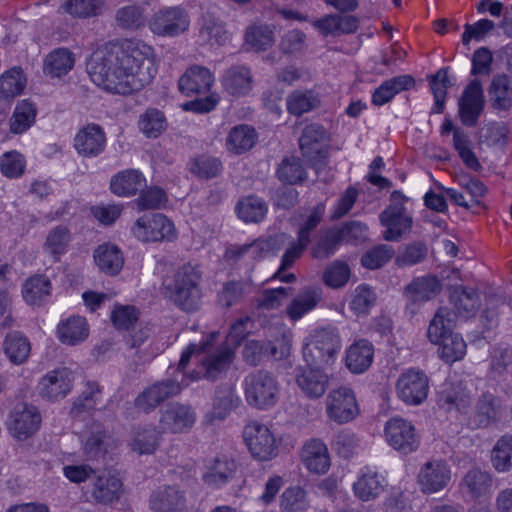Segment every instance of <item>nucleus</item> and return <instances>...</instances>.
Instances as JSON below:
<instances>
[{
	"mask_svg": "<svg viewBox=\"0 0 512 512\" xmlns=\"http://www.w3.org/2000/svg\"><path fill=\"white\" fill-rule=\"evenodd\" d=\"M86 69L97 86L122 95L141 90L157 73L153 47L138 39L97 49L87 60Z\"/></svg>",
	"mask_w": 512,
	"mask_h": 512,
	"instance_id": "1",
	"label": "nucleus"
},
{
	"mask_svg": "<svg viewBox=\"0 0 512 512\" xmlns=\"http://www.w3.org/2000/svg\"><path fill=\"white\" fill-rule=\"evenodd\" d=\"M201 272L191 264L179 267L172 277L166 278L164 287L174 303L184 311H194L202 297Z\"/></svg>",
	"mask_w": 512,
	"mask_h": 512,
	"instance_id": "2",
	"label": "nucleus"
},
{
	"mask_svg": "<svg viewBox=\"0 0 512 512\" xmlns=\"http://www.w3.org/2000/svg\"><path fill=\"white\" fill-rule=\"evenodd\" d=\"M341 349V339L336 328L327 326L313 330L305 339L303 358L307 366L322 369L332 366Z\"/></svg>",
	"mask_w": 512,
	"mask_h": 512,
	"instance_id": "3",
	"label": "nucleus"
},
{
	"mask_svg": "<svg viewBox=\"0 0 512 512\" xmlns=\"http://www.w3.org/2000/svg\"><path fill=\"white\" fill-rule=\"evenodd\" d=\"M218 335V332H212L206 340L201 342L202 356L198 360V370L193 371L189 375L185 374V379L189 378L191 381H196L204 378L209 381H216L227 373L235 354L228 346L219 347L215 350L212 349L214 340Z\"/></svg>",
	"mask_w": 512,
	"mask_h": 512,
	"instance_id": "4",
	"label": "nucleus"
},
{
	"mask_svg": "<svg viewBox=\"0 0 512 512\" xmlns=\"http://www.w3.org/2000/svg\"><path fill=\"white\" fill-rule=\"evenodd\" d=\"M245 398L257 409L266 410L276 405L280 386L275 375L266 370H256L245 377Z\"/></svg>",
	"mask_w": 512,
	"mask_h": 512,
	"instance_id": "5",
	"label": "nucleus"
},
{
	"mask_svg": "<svg viewBox=\"0 0 512 512\" xmlns=\"http://www.w3.org/2000/svg\"><path fill=\"white\" fill-rule=\"evenodd\" d=\"M131 232L135 238L144 243L172 241L177 237L174 223L162 213L141 216L134 223Z\"/></svg>",
	"mask_w": 512,
	"mask_h": 512,
	"instance_id": "6",
	"label": "nucleus"
},
{
	"mask_svg": "<svg viewBox=\"0 0 512 512\" xmlns=\"http://www.w3.org/2000/svg\"><path fill=\"white\" fill-rule=\"evenodd\" d=\"M405 200L401 192L394 191L390 205L380 214V222L386 227L383 236L387 241H397L411 230L412 218L404 206Z\"/></svg>",
	"mask_w": 512,
	"mask_h": 512,
	"instance_id": "7",
	"label": "nucleus"
},
{
	"mask_svg": "<svg viewBox=\"0 0 512 512\" xmlns=\"http://www.w3.org/2000/svg\"><path fill=\"white\" fill-rule=\"evenodd\" d=\"M398 397L408 405H420L429 392V378L424 371L410 368L402 372L396 383Z\"/></svg>",
	"mask_w": 512,
	"mask_h": 512,
	"instance_id": "8",
	"label": "nucleus"
},
{
	"mask_svg": "<svg viewBox=\"0 0 512 512\" xmlns=\"http://www.w3.org/2000/svg\"><path fill=\"white\" fill-rule=\"evenodd\" d=\"M243 436L253 458L268 461L277 455L275 437L266 425L250 422L245 426Z\"/></svg>",
	"mask_w": 512,
	"mask_h": 512,
	"instance_id": "9",
	"label": "nucleus"
},
{
	"mask_svg": "<svg viewBox=\"0 0 512 512\" xmlns=\"http://www.w3.org/2000/svg\"><path fill=\"white\" fill-rule=\"evenodd\" d=\"M326 414L338 424L348 423L359 414L353 390L346 386L333 389L326 398Z\"/></svg>",
	"mask_w": 512,
	"mask_h": 512,
	"instance_id": "10",
	"label": "nucleus"
},
{
	"mask_svg": "<svg viewBox=\"0 0 512 512\" xmlns=\"http://www.w3.org/2000/svg\"><path fill=\"white\" fill-rule=\"evenodd\" d=\"M185 374H183L182 381L176 379H165L157 381L156 383L145 388L135 399L136 408L145 413L155 410L161 403L169 398H173L180 394L182 384L187 386L189 383H184Z\"/></svg>",
	"mask_w": 512,
	"mask_h": 512,
	"instance_id": "11",
	"label": "nucleus"
},
{
	"mask_svg": "<svg viewBox=\"0 0 512 512\" xmlns=\"http://www.w3.org/2000/svg\"><path fill=\"white\" fill-rule=\"evenodd\" d=\"M328 133L319 124H310L306 126L299 139V146L303 156L312 163L318 171L322 165H325L328 149Z\"/></svg>",
	"mask_w": 512,
	"mask_h": 512,
	"instance_id": "12",
	"label": "nucleus"
},
{
	"mask_svg": "<svg viewBox=\"0 0 512 512\" xmlns=\"http://www.w3.org/2000/svg\"><path fill=\"white\" fill-rule=\"evenodd\" d=\"M385 437L389 445L398 452L407 455L419 447V436L411 422L394 417L385 425Z\"/></svg>",
	"mask_w": 512,
	"mask_h": 512,
	"instance_id": "13",
	"label": "nucleus"
},
{
	"mask_svg": "<svg viewBox=\"0 0 512 512\" xmlns=\"http://www.w3.org/2000/svg\"><path fill=\"white\" fill-rule=\"evenodd\" d=\"M196 422V412L191 405L173 402L160 412L159 425L163 432L186 433Z\"/></svg>",
	"mask_w": 512,
	"mask_h": 512,
	"instance_id": "14",
	"label": "nucleus"
},
{
	"mask_svg": "<svg viewBox=\"0 0 512 512\" xmlns=\"http://www.w3.org/2000/svg\"><path fill=\"white\" fill-rule=\"evenodd\" d=\"M485 106L482 84L472 80L463 90L458 100L459 117L463 125L473 127L477 124Z\"/></svg>",
	"mask_w": 512,
	"mask_h": 512,
	"instance_id": "15",
	"label": "nucleus"
},
{
	"mask_svg": "<svg viewBox=\"0 0 512 512\" xmlns=\"http://www.w3.org/2000/svg\"><path fill=\"white\" fill-rule=\"evenodd\" d=\"M73 381V372L67 367L49 371L38 383L39 395L48 401L62 399L70 393Z\"/></svg>",
	"mask_w": 512,
	"mask_h": 512,
	"instance_id": "16",
	"label": "nucleus"
},
{
	"mask_svg": "<svg viewBox=\"0 0 512 512\" xmlns=\"http://www.w3.org/2000/svg\"><path fill=\"white\" fill-rule=\"evenodd\" d=\"M451 480V470L446 461L432 459L419 470L417 482L421 492L433 494L444 489Z\"/></svg>",
	"mask_w": 512,
	"mask_h": 512,
	"instance_id": "17",
	"label": "nucleus"
},
{
	"mask_svg": "<svg viewBox=\"0 0 512 512\" xmlns=\"http://www.w3.org/2000/svg\"><path fill=\"white\" fill-rule=\"evenodd\" d=\"M41 415L38 409L28 403H18L14 406L9 416V430L23 440L34 434L40 427Z\"/></svg>",
	"mask_w": 512,
	"mask_h": 512,
	"instance_id": "18",
	"label": "nucleus"
},
{
	"mask_svg": "<svg viewBox=\"0 0 512 512\" xmlns=\"http://www.w3.org/2000/svg\"><path fill=\"white\" fill-rule=\"evenodd\" d=\"M189 26L187 14L178 7L159 10L149 22L151 31L158 36H176Z\"/></svg>",
	"mask_w": 512,
	"mask_h": 512,
	"instance_id": "19",
	"label": "nucleus"
},
{
	"mask_svg": "<svg viewBox=\"0 0 512 512\" xmlns=\"http://www.w3.org/2000/svg\"><path fill=\"white\" fill-rule=\"evenodd\" d=\"M124 494L122 480L111 473H101L90 483V495L97 504L112 505L118 502Z\"/></svg>",
	"mask_w": 512,
	"mask_h": 512,
	"instance_id": "20",
	"label": "nucleus"
},
{
	"mask_svg": "<svg viewBox=\"0 0 512 512\" xmlns=\"http://www.w3.org/2000/svg\"><path fill=\"white\" fill-rule=\"evenodd\" d=\"M106 134L98 124H88L81 128L74 138V147L79 155L86 158L99 156L106 148Z\"/></svg>",
	"mask_w": 512,
	"mask_h": 512,
	"instance_id": "21",
	"label": "nucleus"
},
{
	"mask_svg": "<svg viewBox=\"0 0 512 512\" xmlns=\"http://www.w3.org/2000/svg\"><path fill=\"white\" fill-rule=\"evenodd\" d=\"M186 503L185 492L175 485L159 487L150 496V507L154 512H182Z\"/></svg>",
	"mask_w": 512,
	"mask_h": 512,
	"instance_id": "22",
	"label": "nucleus"
},
{
	"mask_svg": "<svg viewBox=\"0 0 512 512\" xmlns=\"http://www.w3.org/2000/svg\"><path fill=\"white\" fill-rule=\"evenodd\" d=\"M323 370L315 366H308L297 370L296 383L306 397L317 399L326 392L329 376Z\"/></svg>",
	"mask_w": 512,
	"mask_h": 512,
	"instance_id": "23",
	"label": "nucleus"
},
{
	"mask_svg": "<svg viewBox=\"0 0 512 512\" xmlns=\"http://www.w3.org/2000/svg\"><path fill=\"white\" fill-rule=\"evenodd\" d=\"M214 83L211 72L202 66H192L180 77L178 81L179 90L186 96L204 94L210 91Z\"/></svg>",
	"mask_w": 512,
	"mask_h": 512,
	"instance_id": "24",
	"label": "nucleus"
},
{
	"mask_svg": "<svg viewBox=\"0 0 512 512\" xmlns=\"http://www.w3.org/2000/svg\"><path fill=\"white\" fill-rule=\"evenodd\" d=\"M237 470L236 462L227 455L213 458L207 465L203 474V481L212 488H219L228 483Z\"/></svg>",
	"mask_w": 512,
	"mask_h": 512,
	"instance_id": "25",
	"label": "nucleus"
},
{
	"mask_svg": "<svg viewBox=\"0 0 512 512\" xmlns=\"http://www.w3.org/2000/svg\"><path fill=\"white\" fill-rule=\"evenodd\" d=\"M301 460L310 472L316 474H324L330 467L328 449L319 439H311L304 444Z\"/></svg>",
	"mask_w": 512,
	"mask_h": 512,
	"instance_id": "26",
	"label": "nucleus"
},
{
	"mask_svg": "<svg viewBox=\"0 0 512 512\" xmlns=\"http://www.w3.org/2000/svg\"><path fill=\"white\" fill-rule=\"evenodd\" d=\"M373 358V345L365 339H360L348 347L345 365L353 374H361L371 366Z\"/></svg>",
	"mask_w": 512,
	"mask_h": 512,
	"instance_id": "27",
	"label": "nucleus"
},
{
	"mask_svg": "<svg viewBox=\"0 0 512 512\" xmlns=\"http://www.w3.org/2000/svg\"><path fill=\"white\" fill-rule=\"evenodd\" d=\"M222 85L232 96H245L252 90L253 76L251 70L243 65L232 66L222 77Z\"/></svg>",
	"mask_w": 512,
	"mask_h": 512,
	"instance_id": "28",
	"label": "nucleus"
},
{
	"mask_svg": "<svg viewBox=\"0 0 512 512\" xmlns=\"http://www.w3.org/2000/svg\"><path fill=\"white\" fill-rule=\"evenodd\" d=\"M98 269L109 276L120 273L124 265V256L121 249L112 243L99 245L93 254Z\"/></svg>",
	"mask_w": 512,
	"mask_h": 512,
	"instance_id": "29",
	"label": "nucleus"
},
{
	"mask_svg": "<svg viewBox=\"0 0 512 512\" xmlns=\"http://www.w3.org/2000/svg\"><path fill=\"white\" fill-rule=\"evenodd\" d=\"M146 187V179L135 169H127L114 175L110 181L112 193L120 197H129Z\"/></svg>",
	"mask_w": 512,
	"mask_h": 512,
	"instance_id": "30",
	"label": "nucleus"
},
{
	"mask_svg": "<svg viewBox=\"0 0 512 512\" xmlns=\"http://www.w3.org/2000/svg\"><path fill=\"white\" fill-rule=\"evenodd\" d=\"M489 102L498 112H508L512 108V80L505 74L493 77L488 88Z\"/></svg>",
	"mask_w": 512,
	"mask_h": 512,
	"instance_id": "31",
	"label": "nucleus"
},
{
	"mask_svg": "<svg viewBox=\"0 0 512 512\" xmlns=\"http://www.w3.org/2000/svg\"><path fill=\"white\" fill-rule=\"evenodd\" d=\"M414 84V78L410 75H399L385 80L372 93V104L378 107L383 106L398 93L412 88Z\"/></svg>",
	"mask_w": 512,
	"mask_h": 512,
	"instance_id": "32",
	"label": "nucleus"
},
{
	"mask_svg": "<svg viewBox=\"0 0 512 512\" xmlns=\"http://www.w3.org/2000/svg\"><path fill=\"white\" fill-rule=\"evenodd\" d=\"M75 64V56L68 48H57L46 55L43 71L50 77L60 78L69 73Z\"/></svg>",
	"mask_w": 512,
	"mask_h": 512,
	"instance_id": "33",
	"label": "nucleus"
},
{
	"mask_svg": "<svg viewBox=\"0 0 512 512\" xmlns=\"http://www.w3.org/2000/svg\"><path fill=\"white\" fill-rule=\"evenodd\" d=\"M499 404L497 398L490 392H485L478 399L475 412L470 418L473 428H485L497 420Z\"/></svg>",
	"mask_w": 512,
	"mask_h": 512,
	"instance_id": "34",
	"label": "nucleus"
},
{
	"mask_svg": "<svg viewBox=\"0 0 512 512\" xmlns=\"http://www.w3.org/2000/svg\"><path fill=\"white\" fill-rule=\"evenodd\" d=\"M472 400L471 391L467 389L461 382L451 385V387L443 391L439 396V404L447 411H458L466 413L470 407Z\"/></svg>",
	"mask_w": 512,
	"mask_h": 512,
	"instance_id": "35",
	"label": "nucleus"
},
{
	"mask_svg": "<svg viewBox=\"0 0 512 512\" xmlns=\"http://www.w3.org/2000/svg\"><path fill=\"white\" fill-rule=\"evenodd\" d=\"M269 339L264 344V354L274 359H282L289 354L291 334L282 324L275 323L269 326Z\"/></svg>",
	"mask_w": 512,
	"mask_h": 512,
	"instance_id": "36",
	"label": "nucleus"
},
{
	"mask_svg": "<svg viewBox=\"0 0 512 512\" xmlns=\"http://www.w3.org/2000/svg\"><path fill=\"white\" fill-rule=\"evenodd\" d=\"M384 482V477L376 471L366 468L354 483L353 489L359 499L369 501L375 499L381 493Z\"/></svg>",
	"mask_w": 512,
	"mask_h": 512,
	"instance_id": "37",
	"label": "nucleus"
},
{
	"mask_svg": "<svg viewBox=\"0 0 512 512\" xmlns=\"http://www.w3.org/2000/svg\"><path fill=\"white\" fill-rule=\"evenodd\" d=\"M257 133L255 129L247 124L234 126L226 138L228 151L234 154H241L250 150L256 143Z\"/></svg>",
	"mask_w": 512,
	"mask_h": 512,
	"instance_id": "38",
	"label": "nucleus"
},
{
	"mask_svg": "<svg viewBox=\"0 0 512 512\" xmlns=\"http://www.w3.org/2000/svg\"><path fill=\"white\" fill-rule=\"evenodd\" d=\"M442 290L439 279L432 275L415 278L407 287L406 292L413 302L427 301Z\"/></svg>",
	"mask_w": 512,
	"mask_h": 512,
	"instance_id": "39",
	"label": "nucleus"
},
{
	"mask_svg": "<svg viewBox=\"0 0 512 512\" xmlns=\"http://www.w3.org/2000/svg\"><path fill=\"white\" fill-rule=\"evenodd\" d=\"M492 476L479 468L469 470L461 482L462 490L472 498H478L490 492Z\"/></svg>",
	"mask_w": 512,
	"mask_h": 512,
	"instance_id": "40",
	"label": "nucleus"
},
{
	"mask_svg": "<svg viewBox=\"0 0 512 512\" xmlns=\"http://www.w3.org/2000/svg\"><path fill=\"white\" fill-rule=\"evenodd\" d=\"M22 294L29 305H40L51 294V282L44 275L32 276L23 284Z\"/></svg>",
	"mask_w": 512,
	"mask_h": 512,
	"instance_id": "41",
	"label": "nucleus"
},
{
	"mask_svg": "<svg viewBox=\"0 0 512 512\" xmlns=\"http://www.w3.org/2000/svg\"><path fill=\"white\" fill-rule=\"evenodd\" d=\"M37 115L36 106L29 100H22L15 106L10 118V131L13 134H22L35 122Z\"/></svg>",
	"mask_w": 512,
	"mask_h": 512,
	"instance_id": "42",
	"label": "nucleus"
},
{
	"mask_svg": "<svg viewBox=\"0 0 512 512\" xmlns=\"http://www.w3.org/2000/svg\"><path fill=\"white\" fill-rule=\"evenodd\" d=\"M4 351L8 359L14 364L24 363L31 351L27 337L18 331L7 334L4 340Z\"/></svg>",
	"mask_w": 512,
	"mask_h": 512,
	"instance_id": "43",
	"label": "nucleus"
},
{
	"mask_svg": "<svg viewBox=\"0 0 512 512\" xmlns=\"http://www.w3.org/2000/svg\"><path fill=\"white\" fill-rule=\"evenodd\" d=\"M146 8L142 5L129 4L116 11L115 20L117 25L125 30L135 31L146 23Z\"/></svg>",
	"mask_w": 512,
	"mask_h": 512,
	"instance_id": "44",
	"label": "nucleus"
},
{
	"mask_svg": "<svg viewBox=\"0 0 512 512\" xmlns=\"http://www.w3.org/2000/svg\"><path fill=\"white\" fill-rule=\"evenodd\" d=\"M239 404V397L230 385L217 387L213 398L212 416L216 419H225Z\"/></svg>",
	"mask_w": 512,
	"mask_h": 512,
	"instance_id": "45",
	"label": "nucleus"
},
{
	"mask_svg": "<svg viewBox=\"0 0 512 512\" xmlns=\"http://www.w3.org/2000/svg\"><path fill=\"white\" fill-rule=\"evenodd\" d=\"M267 210L265 201L253 195L241 198L236 205L238 217L246 223L260 222L264 219Z\"/></svg>",
	"mask_w": 512,
	"mask_h": 512,
	"instance_id": "46",
	"label": "nucleus"
},
{
	"mask_svg": "<svg viewBox=\"0 0 512 512\" xmlns=\"http://www.w3.org/2000/svg\"><path fill=\"white\" fill-rule=\"evenodd\" d=\"M70 241V230L66 226H56L48 232L43 250L55 261H58L60 256L66 253Z\"/></svg>",
	"mask_w": 512,
	"mask_h": 512,
	"instance_id": "47",
	"label": "nucleus"
},
{
	"mask_svg": "<svg viewBox=\"0 0 512 512\" xmlns=\"http://www.w3.org/2000/svg\"><path fill=\"white\" fill-rule=\"evenodd\" d=\"M27 79L20 67H13L0 76V98L12 99L26 87Z\"/></svg>",
	"mask_w": 512,
	"mask_h": 512,
	"instance_id": "48",
	"label": "nucleus"
},
{
	"mask_svg": "<svg viewBox=\"0 0 512 512\" xmlns=\"http://www.w3.org/2000/svg\"><path fill=\"white\" fill-rule=\"evenodd\" d=\"M160 444V434L153 428H136L130 440L131 449L142 454H153Z\"/></svg>",
	"mask_w": 512,
	"mask_h": 512,
	"instance_id": "49",
	"label": "nucleus"
},
{
	"mask_svg": "<svg viewBox=\"0 0 512 512\" xmlns=\"http://www.w3.org/2000/svg\"><path fill=\"white\" fill-rule=\"evenodd\" d=\"M287 241V234L279 233L270 236L267 239H257L251 243H247V259L257 261L265 257L269 252L277 253L280 246Z\"/></svg>",
	"mask_w": 512,
	"mask_h": 512,
	"instance_id": "50",
	"label": "nucleus"
},
{
	"mask_svg": "<svg viewBox=\"0 0 512 512\" xmlns=\"http://www.w3.org/2000/svg\"><path fill=\"white\" fill-rule=\"evenodd\" d=\"M320 100L311 90H295L286 100L287 110L290 114L301 116L318 107Z\"/></svg>",
	"mask_w": 512,
	"mask_h": 512,
	"instance_id": "51",
	"label": "nucleus"
},
{
	"mask_svg": "<svg viewBox=\"0 0 512 512\" xmlns=\"http://www.w3.org/2000/svg\"><path fill=\"white\" fill-rule=\"evenodd\" d=\"M320 299L321 294L317 289L306 288L287 307V314L293 320L301 318L313 310Z\"/></svg>",
	"mask_w": 512,
	"mask_h": 512,
	"instance_id": "52",
	"label": "nucleus"
},
{
	"mask_svg": "<svg viewBox=\"0 0 512 512\" xmlns=\"http://www.w3.org/2000/svg\"><path fill=\"white\" fill-rule=\"evenodd\" d=\"M274 43L273 32L267 25H250L245 32V45L249 50L264 51Z\"/></svg>",
	"mask_w": 512,
	"mask_h": 512,
	"instance_id": "53",
	"label": "nucleus"
},
{
	"mask_svg": "<svg viewBox=\"0 0 512 512\" xmlns=\"http://www.w3.org/2000/svg\"><path fill=\"white\" fill-rule=\"evenodd\" d=\"M251 292V284L248 281H228L223 284L218 294V304L223 308H229L241 301L244 295Z\"/></svg>",
	"mask_w": 512,
	"mask_h": 512,
	"instance_id": "54",
	"label": "nucleus"
},
{
	"mask_svg": "<svg viewBox=\"0 0 512 512\" xmlns=\"http://www.w3.org/2000/svg\"><path fill=\"white\" fill-rule=\"evenodd\" d=\"M102 390L98 383L88 381L85 389L73 402L71 414L78 416L83 412L91 411L95 408L101 398Z\"/></svg>",
	"mask_w": 512,
	"mask_h": 512,
	"instance_id": "55",
	"label": "nucleus"
},
{
	"mask_svg": "<svg viewBox=\"0 0 512 512\" xmlns=\"http://www.w3.org/2000/svg\"><path fill=\"white\" fill-rule=\"evenodd\" d=\"M87 322H60L57 327L58 339L67 345H76L89 336Z\"/></svg>",
	"mask_w": 512,
	"mask_h": 512,
	"instance_id": "56",
	"label": "nucleus"
},
{
	"mask_svg": "<svg viewBox=\"0 0 512 512\" xmlns=\"http://www.w3.org/2000/svg\"><path fill=\"white\" fill-rule=\"evenodd\" d=\"M448 71V67L441 68L430 78V87L435 100L433 108L435 113L443 111L447 89L453 85V82L449 79Z\"/></svg>",
	"mask_w": 512,
	"mask_h": 512,
	"instance_id": "57",
	"label": "nucleus"
},
{
	"mask_svg": "<svg viewBox=\"0 0 512 512\" xmlns=\"http://www.w3.org/2000/svg\"><path fill=\"white\" fill-rule=\"evenodd\" d=\"M493 467L506 472L512 467V435L502 436L494 446L491 457Z\"/></svg>",
	"mask_w": 512,
	"mask_h": 512,
	"instance_id": "58",
	"label": "nucleus"
},
{
	"mask_svg": "<svg viewBox=\"0 0 512 512\" xmlns=\"http://www.w3.org/2000/svg\"><path fill=\"white\" fill-rule=\"evenodd\" d=\"M139 128L148 138H157L166 129V118L158 109L146 110L139 119Z\"/></svg>",
	"mask_w": 512,
	"mask_h": 512,
	"instance_id": "59",
	"label": "nucleus"
},
{
	"mask_svg": "<svg viewBox=\"0 0 512 512\" xmlns=\"http://www.w3.org/2000/svg\"><path fill=\"white\" fill-rule=\"evenodd\" d=\"M277 176L280 181L294 185L306 179V172L299 158L288 157L279 165Z\"/></svg>",
	"mask_w": 512,
	"mask_h": 512,
	"instance_id": "60",
	"label": "nucleus"
},
{
	"mask_svg": "<svg viewBox=\"0 0 512 512\" xmlns=\"http://www.w3.org/2000/svg\"><path fill=\"white\" fill-rule=\"evenodd\" d=\"M122 338L131 346L140 345L148 337L149 330L145 322H112Z\"/></svg>",
	"mask_w": 512,
	"mask_h": 512,
	"instance_id": "61",
	"label": "nucleus"
},
{
	"mask_svg": "<svg viewBox=\"0 0 512 512\" xmlns=\"http://www.w3.org/2000/svg\"><path fill=\"white\" fill-rule=\"evenodd\" d=\"M108 438L109 435L103 427L100 425L95 426L83 447L86 457L94 460L104 455L107 451Z\"/></svg>",
	"mask_w": 512,
	"mask_h": 512,
	"instance_id": "62",
	"label": "nucleus"
},
{
	"mask_svg": "<svg viewBox=\"0 0 512 512\" xmlns=\"http://www.w3.org/2000/svg\"><path fill=\"white\" fill-rule=\"evenodd\" d=\"M440 357L447 363L462 359L466 353V343L460 334L454 332L439 345Z\"/></svg>",
	"mask_w": 512,
	"mask_h": 512,
	"instance_id": "63",
	"label": "nucleus"
},
{
	"mask_svg": "<svg viewBox=\"0 0 512 512\" xmlns=\"http://www.w3.org/2000/svg\"><path fill=\"white\" fill-rule=\"evenodd\" d=\"M282 512H299L308 508L306 492L300 486L287 488L281 495Z\"/></svg>",
	"mask_w": 512,
	"mask_h": 512,
	"instance_id": "64",
	"label": "nucleus"
}]
</instances>
